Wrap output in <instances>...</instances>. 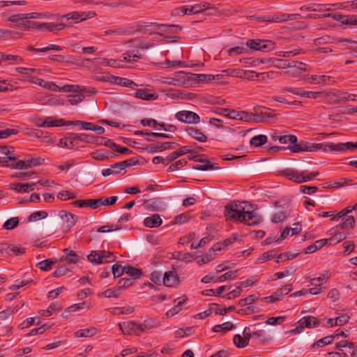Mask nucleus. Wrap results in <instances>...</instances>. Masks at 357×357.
Returning a JSON list of instances; mask_svg holds the SVG:
<instances>
[{"mask_svg": "<svg viewBox=\"0 0 357 357\" xmlns=\"http://www.w3.org/2000/svg\"><path fill=\"white\" fill-rule=\"evenodd\" d=\"M112 257V253L105 250L91 251L87 256V259L91 262L97 264L114 261L115 259Z\"/></svg>", "mask_w": 357, "mask_h": 357, "instance_id": "39448f33", "label": "nucleus"}, {"mask_svg": "<svg viewBox=\"0 0 357 357\" xmlns=\"http://www.w3.org/2000/svg\"><path fill=\"white\" fill-rule=\"evenodd\" d=\"M73 205L79 208L89 206L91 208H97L101 206V202L99 198L96 199H80L74 201Z\"/></svg>", "mask_w": 357, "mask_h": 357, "instance_id": "2eb2a0df", "label": "nucleus"}, {"mask_svg": "<svg viewBox=\"0 0 357 357\" xmlns=\"http://www.w3.org/2000/svg\"><path fill=\"white\" fill-rule=\"evenodd\" d=\"M39 86H43L47 89L52 91H61L60 87H59L54 82L45 81L42 79H38L37 83Z\"/></svg>", "mask_w": 357, "mask_h": 357, "instance_id": "a19ab883", "label": "nucleus"}, {"mask_svg": "<svg viewBox=\"0 0 357 357\" xmlns=\"http://www.w3.org/2000/svg\"><path fill=\"white\" fill-rule=\"evenodd\" d=\"M13 28L22 31H30L33 29H40V22L36 21H25L20 24H14Z\"/></svg>", "mask_w": 357, "mask_h": 357, "instance_id": "aec40b11", "label": "nucleus"}, {"mask_svg": "<svg viewBox=\"0 0 357 357\" xmlns=\"http://www.w3.org/2000/svg\"><path fill=\"white\" fill-rule=\"evenodd\" d=\"M56 262V260L48 259L38 262L36 266L42 271H47L50 270Z\"/></svg>", "mask_w": 357, "mask_h": 357, "instance_id": "3c124183", "label": "nucleus"}, {"mask_svg": "<svg viewBox=\"0 0 357 357\" xmlns=\"http://www.w3.org/2000/svg\"><path fill=\"white\" fill-rule=\"evenodd\" d=\"M227 221H239L249 226L259 224L262 218L255 211H245L244 208H238L237 204H228L225 208Z\"/></svg>", "mask_w": 357, "mask_h": 357, "instance_id": "f257e3e1", "label": "nucleus"}, {"mask_svg": "<svg viewBox=\"0 0 357 357\" xmlns=\"http://www.w3.org/2000/svg\"><path fill=\"white\" fill-rule=\"evenodd\" d=\"M96 15L95 12L88 11V12H71L66 15H63L61 16V19L65 18L66 20H77L80 19V21L85 20L86 19H90Z\"/></svg>", "mask_w": 357, "mask_h": 357, "instance_id": "9b49d317", "label": "nucleus"}, {"mask_svg": "<svg viewBox=\"0 0 357 357\" xmlns=\"http://www.w3.org/2000/svg\"><path fill=\"white\" fill-rule=\"evenodd\" d=\"M331 234H333V236L328 239L329 241V244H335L339 243L347 237V234L344 231H331Z\"/></svg>", "mask_w": 357, "mask_h": 357, "instance_id": "c9c22d12", "label": "nucleus"}, {"mask_svg": "<svg viewBox=\"0 0 357 357\" xmlns=\"http://www.w3.org/2000/svg\"><path fill=\"white\" fill-rule=\"evenodd\" d=\"M192 73H185L184 71H178L173 75L174 86H184L188 84L191 79Z\"/></svg>", "mask_w": 357, "mask_h": 357, "instance_id": "4468645a", "label": "nucleus"}, {"mask_svg": "<svg viewBox=\"0 0 357 357\" xmlns=\"http://www.w3.org/2000/svg\"><path fill=\"white\" fill-rule=\"evenodd\" d=\"M63 252L66 253L65 258L63 259V261H66L68 264H76L81 260H84V257L77 255L74 251L70 250L68 248L63 250Z\"/></svg>", "mask_w": 357, "mask_h": 357, "instance_id": "b1692460", "label": "nucleus"}, {"mask_svg": "<svg viewBox=\"0 0 357 357\" xmlns=\"http://www.w3.org/2000/svg\"><path fill=\"white\" fill-rule=\"evenodd\" d=\"M96 333L97 329L95 327H89L77 331L75 333V336L77 337H89L95 335Z\"/></svg>", "mask_w": 357, "mask_h": 357, "instance_id": "f704fd0d", "label": "nucleus"}, {"mask_svg": "<svg viewBox=\"0 0 357 357\" xmlns=\"http://www.w3.org/2000/svg\"><path fill=\"white\" fill-rule=\"evenodd\" d=\"M355 225V219L353 216H348L342 222L332 228L331 231H337L342 229H352Z\"/></svg>", "mask_w": 357, "mask_h": 357, "instance_id": "393cba45", "label": "nucleus"}, {"mask_svg": "<svg viewBox=\"0 0 357 357\" xmlns=\"http://www.w3.org/2000/svg\"><path fill=\"white\" fill-rule=\"evenodd\" d=\"M185 298L181 299L180 298H176L174 301L175 304V307L169 310L167 312V315H171L174 316V314H177L180 310V307L183 305V303L185 301Z\"/></svg>", "mask_w": 357, "mask_h": 357, "instance_id": "8fccbe9b", "label": "nucleus"}, {"mask_svg": "<svg viewBox=\"0 0 357 357\" xmlns=\"http://www.w3.org/2000/svg\"><path fill=\"white\" fill-rule=\"evenodd\" d=\"M287 149L294 153L311 151V143L305 141H301L299 143L296 142L294 145L289 146Z\"/></svg>", "mask_w": 357, "mask_h": 357, "instance_id": "5701e85b", "label": "nucleus"}, {"mask_svg": "<svg viewBox=\"0 0 357 357\" xmlns=\"http://www.w3.org/2000/svg\"><path fill=\"white\" fill-rule=\"evenodd\" d=\"M1 55L2 59H0V63H1L2 61H8V65H13L18 64L24 61V59L18 55L6 54L3 52H1Z\"/></svg>", "mask_w": 357, "mask_h": 357, "instance_id": "7c9ffc66", "label": "nucleus"}, {"mask_svg": "<svg viewBox=\"0 0 357 357\" xmlns=\"http://www.w3.org/2000/svg\"><path fill=\"white\" fill-rule=\"evenodd\" d=\"M293 289V285L291 284H286L276 291V296L281 297L282 296L288 294Z\"/></svg>", "mask_w": 357, "mask_h": 357, "instance_id": "774afa93", "label": "nucleus"}, {"mask_svg": "<svg viewBox=\"0 0 357 357\" xmlns=\"http://www.w3.org/2000/svg\"><path fill=\"white\" fill-rule=\"evenodd\" d=\"M142 326L143 331L141 333L145 332L146 330L154 328L158 326V321L155 319H148L144 321L143 324H139Z\"/></svg>", "mask_w": 357, "mask_h": 357, "instance_id": "5fc2aeb1", "label": "nucleus"}, {"mask_svg": "<svg viewBox=\"0 0 357 357\" xmlns=\"http://www.w3.org/2000/svg\"><path fill=\"white\" fill-rule=\"evenodd\" d=\"M19 225V218L17 217L10 218L8 220H6L3 225V228L6 230H10L15 228Z\"/></svg>", "mask_w": 357, "mask_h": 357, "instance_id": "4d7b16f0", "label": "nucleus"}, {"mask_svg": "<svg viewBox=\"0 0 357 357\" xmlns=\"http://www.w3.org/2000/svg\"><path fill=\"white\" fill-rule=\"evenodd\" d=\"M47 216V213L45 211H36L32 213L28 218L29 222H35L40 219L45 218Z\"/></svg>", "mask_w": 357, "mask_h": 357, "instance_id": "680f3d73", "label": "nucleus"}, {"mask_svg": "<svg viewBox=\"0 0 357 357\" xmlns=\"http://www.w3.org/2000/svg\"><path fill=\"white\" fill-rule=\"evenodd\" d=\"M266 141H267V137L266 135H259L253 137L250 139V144L255 147H258V146H260L264 144L266 142Z\"/></svg>", "mask_w": 357, "mask_h": 357, "instance_id": "09e8293b", "label": "nucleus"}, {"mask_svg": "<svg viewBox=\"0 0 357 357\" xmlns=\"http://www.w3.org/2000/svg\"><path fill=\"white\" fill-rule=\"evenodd\" d=\"M58 215L63 225V228L66 231L73 227L77 220V217L75 215L66 211H60Z\"/></svg>", "mask_w": 357, "mask_h": 357, "instance_id": "1a4fd4ad", "label": "nucleus"}, {"mask_svg": "<svg viewBox=\"0 0 357 357\" xmlns=\"http://www.w3.org/2000/svg\"><path fill=\"white\" fill-rule=\"evenodd\" d=\"M301 17L299 14H286L284 13H277L273 15L272 20L274 22H284L289 20H295Z\"/></svg>", "mask_w": 357, "mask_h": 357, "instance_id": "6ab92c4d", "label": "nucleus"}, {"mask_svg": "<svg viewBox=\"0 0 357 357\" xmlns=\"http://www.w3.org/2000/svg\"><path fill=\"white\" fill-rule=\"evenodd\" d=\"M234 343L238 348H244L248 344V339L236 334L234 336Z\"/></svg>", "mask_w": 357, "mask_h": 357, "instance_id": "864d4df0", "label": "nucleus"}, {"mask_svg": "<svg viewBox=\"0 0 357 357\" xmlns=\"http://www.w3.org/2000/svg\"><path fill=\"white\" fill-rule=\"evenodd\" d=\"M135 97L145 100H155L158 96L155 93H150L147 89H137Z\"/></svg>", "mask_w": 357, "mask_h": 357, "instance_id": "c756f323", "label": "nucleus"}, {"mask_svg": "<svg viewBox=\"0 0 357 357\" xmlns=\"http://www.w3.org/2000/svg\"><path fill=\"white\" fill-rule=\"evenodd\" d=\"M330 278V275L328 273L324 274L320 277L314 278L310 280V282L311 285L319 287L323 284L326 283Z\"/></svg>", "mask_w": 357, "mask_h": 357, "instance_id": "de8ad7c7", "label": "nucleus"}, {"mask_svg": "<svg viewBox=\"0 0 357 357\" xmlns=\"http://www.w3.org/2000/svg\"><path fill=\"white\" fill-rule=\"evenodd\" d=\"M278 254V251L275 250H272L268 252L263 253L258 259V263H263L266 261L273 259L276 257Z\"/></svg>", "mask_w": 357, "mask_h": 357, "instance_id": "a18cd8bd", "label": "nucleus"}, {"mask_svg": "<svg viewBox=\"0 0 357 357\" xmlns=\"http://www.w3.org/2000/svg\"><path fill=\"white\" fill-rule=\"evenodd\" d=\"M125 273L132 277V279H137L142 275V271L133 266H125Z\"/></svg>", "mask_w": 357, "mask_h": 357, "instance_id": "79ce46f5", "label": "nucleus"}, {"mask_svg": "<svg viewBox=\"0 0 357 357\" xmlns=\"http://www.w3.org/2000/svg\"><path fill=\"white\" fill-rule=\"evenodd\" d=\"M233 328H234V325L231 322L228 321V322H225L222 324H218V325L213 326V328H212V331L214 333H218L220 331L226 332V331H231Z\"/></svg>", "mask_w": 357, "mask_h": 357, "instance_id": "c03bdc74", "label": "nucleus"}, {"mask_svg": "<svg viewBox=\"0 0 357 357\" xmlns=\"http://www.w3.org/2000/svg\"><path fill=\"white\" fill-rule=\"evenodd\" d=\"M100 202H101V206H112L114 205L117 199V196H112L109 197H102L99 198Z\"/></svg>", "mask_w": 357, "mask_h": 357, "instance_id": "0e129e2a", "label": "nucleus"}, {"mask_svg": "<svg viewBox=\"0 0 357 357\" xmlns=\"http://www.w3.org/2000/svg\"><path fill=\"white\" fill-rule=\"evenodd\" d=\"M296 269L294 267L286 268L282 272H277L273 275L276 279H281L287 276H292L295 274Z\"/></svg>", "mask_w": 357, "mask_h": 357, "instance_id": "603ef678", "label": "nucleus"}, {"mask_svg": "<svg viewBox=\"0 0 357 357\" xmlns=\"http://www.w3.org/2000/svg\"><path fill=\"white\" fill-rule=\"evenodd\" d=\"M212 310L215 314L225 315L229 312H232L236 310L235 306L231 305L227 308H220L216 303H211Z\"/></svg>", "mask_w": 357, "mask_h": 357, "instance_id": "37998d69", "label": "nucleus"}, {"mask_svg": "<svg viewBox=\"0 0 357 357\" xmlns=\"http://www.w3.org/2000/svg\"><path fill=\"white\" fill-rule=\"evenodd\" d=\"M248 52V48L243 46L234 47L229 50L228 54L229 56L239 55L245 54Z\"/></svg>", "mask_w": 357, "mask_h": 357, "instance_id": "e2e57ef3", "label": "nucleus"}, {"mask_svg": "<svg viewBox=\"0 0 357 357\" xmlns=\"http://www.w3.org/2000/svg\"><path fill=\"white\" fill-rule=\"evenodd\" d=\"M319 325V321L317 318L312 316H306L301 319L298 321L297 327L292 330L294 333H298L302 331L305 328H313L317 327Z\"/></svg>", "mask_w": 357, "mask_h": 357, "instance_id": "6e6552de", "label": "nucleus"}, {"mask_svg": "<svg viewBox=\"0 0 357 357\" xmlns=\"http://www.w3.org/2000/svg\"><path fill=\"white\" fill-rule=\"evenodd\" d=\"M91 157L97 160L104 161L114 156V153L111 152H102L101 151H93L91 153Z\"/></svg>", "mask_w": 357, "mask_h": 357, "instance_id": "58836bf2", "label": "nucleus"}, {"mask_svg": "<svg viewBox=\"0 0 357 357\" xmlns=\"http://www.w3.org/2000/svg\"><path fill=\"white\" fill-rule=\"evenodd\" d=\"M228 118L238 120H249V114L246 112H238L235 109H229Z\"/></svg>", "mask_w": 357, "mask_h": 357, "instance_id": "473e14b6", "label": "nucleus"}, {"mask_svg": "<svg viewBox=\"0 0 357 357\" xmlns=\"http://www.w3.org/2000/svg\"><path fill=\"white\" fill-rule=\"evenodd\" d=\"M337 21L347 25H357V15H342L338 14Z\"/></svg>", "mask_w": 357, "mask_h": 357, "instance_id": "4c0bfd02", "label": "nucleus"}, {"mask_svg": "<svg viewBox=\"0 0 357 357\" xmlns=\"http://www.w3.org/2000/svg\"><path fill=\"white\" fill-rule=\"evenodd\" d=\"M119 326L123 335H139V333L143 331L139 324L133 321L119 324Z\"/></svg>", "mask_w": 357, "mask_h": 357, "instance_id": "9d476101", "label": "nucleus"}, {"mask_svg": "<svg viewBox=\"0 0 357 357\" xmlns=\"http://www.w3.org/2000/svg\"><path fill=\"white\" fill-rule=\"evenodd\" d=\"M38 125V126L43 128L60 127L65 126V121L62 119H53V118L49 117L43 121L42 123H39Z\"/></svg>", "mask_w": 357, "mask_h": 357, "instance_id": "a878e982", "label": "nucleus"}, {"mask_svg": "<svg viewBox=\"0 0 357 357\" xmlns=\"http://www.w3.org/2000/svg\"><path fill=\"white\" fill-rule=\"evenodd\" d=\"M179 282L178 276L172 271L166 272L163 278V283L167 287H174Z\"/></svg>", "mask_w": 357, "mask_h": 357, "instance_id": "4be33fe9", "label": "nucleus"}, {"mask_svg": "<svg viewBox=\"0 0 357 357\" xmlns=\"http://www.w3.org/2000/svg\"><path fill=\"white\" fill-rule=\"evenodd\" d=\"M187 164L185 159H181L175 162H173L168 168L167 172H172L179 169L181 167H183Z\"/></svg>", "mask_w": 357, "mask_h": 357, "instance_id": "69168bd1", "label": "nucleus"}, {"mask_svg": "<svg viewBox=\"0 0 357 357\" xmlns=\"http://www.w3.org/2000/svg\"><path fill=\"white\" fill-rule=\"evenodd\" d=\"M6 254L8 255H22L25 253V249L21 247H18L14 245H9L6 243Z\"/></svg>", "mask_w": 357, "mask_h": 357, "instance_id": "e433bc0d", "label": "nucleus"}, {"mask_svg": "<svg viewBox=\"0 0 357 357\" xmlns=\"http://www.w3.org/2000/svg\"><path fill=\"white\" fill-rule=\"evenodd\" d=\"M328 147L330 151L344 152L347 150H354V149H357V142L354 143L351 142H348L346 143L337 144L328 142Z\"/></svg>", "mask_w": 357, "mask_h": 357, "instance_id": "f8f14e48", "label": "nucleus"}, {"mask_svg": "<svg viewBox=\"0 0 357 357\" xmlns=\"http://www.w3.org/2000/svg\"><path fill=\"white\" fill-rule=\"evenodd\" d=\"M134 312V307L131 306L123 307H114L112 310V313L114 315L119 314H129Z\"/></svg>", "mask_w": 357, "mask_h": 357, "instance_id": "49530a36", "label": "nucleus"}, {"mask_svg": "<svg viewBox=\"0 0 357 357\" xmlns=\"http://www.w3.org/2000/svg\"><path fill=\"white\" fill-rule=\"evenodd\" d=\"M350 96H354V94H347L346 92H341L336 89H328L324 91L323 98L327 99L330 102L339 104L346 103L349 101Z\"/></svg>", "mask_w": 357, "mask_h": 357, "instance_id": "f03ea898", "label": "nucleus"}, {"mask_svg": "<svg viewBox=\"0 0 357 357\" xmlns=\"http://www.w3.org/2000/svg\"><path fill=\"white\" fill-rule=\"evenodd\" d=\"M137 163L135 158H130L122 162H116L112 165V168H118L119 170H112V169H104L102 171L103 176H108L112 174H123L125 172L121 173L128 167H131Z\"/></svg>", "mask_w": 357, "mask_h": 357, "instance_id": "20e7f679", "label": "nucleus"}, {"mask_svg": "<svg viewBox=\"0 0 357 357\" xmlns=\"http://www.w3.org/2000/svg\"><path fill=\"white\" fill-rule=\"evenodd\" d=\"M213 7L211 6V4L207 2H202L194 5H187L188 15L198 14L205 10L211 9Z\"/></svg>", "mask_w": 357, "mask_h": 357, "instance_id": "dca6fc26", "label": "nucleus"}, {"mask_svg": "<svg viewBox=\"0 0 357 357\" xmlns=\"http://www.w3.org/2000/svg\"><path fill=\"white\" fill-rule=\"evenodd\" d=\"M175 117L179 121L189 124H197L200 121L199 116L191 111H179L175 114Z\"/></svg>", "mask_w": 357, "mask_h": 357, "instance_id": "423d86ee", "label": "nucleus"}, {"mask_svg": "<svg viewBox=\"0 0 357 357\" xmlns=\"http://www.w3.org/2000/svg\"><path fill=\"white\" fill-rule=\"evenodd\" d=\"M282 92H288L291 93L293 94H296L300 96L301 97H306L308 98L317 99L319 98H323L324 97V91H305L301 90V89L298 88H283L281 89Z\"/></svg>", "mask_w": 357, "mask_h": 357, "instance_id": "0eeeda50", "label": "nucleus"}, {"mask_svg": "<svg viewBox=\"0 0 357 357\" xmlns=\"http://www.w3.org/2000/svg\"><path fill=\"white\" fill-rule=\"evenodd\" d=\"M188 134L199 142H206L207 137L200 130L195 127H187L185 129Z\"/></svg>", "mask_w": 357, "mask_h": 357, "instance_id": "412c9836", "label": "nucleus"}, {"mask_svg": "<svg viewBox=\"0 0 357 357\" xmlns=\"http://www.w3.org/2000/svg\"><path fill=\"white\" fill-rule=\"evenodd\" d=\"M246 47L254 50L268 52L275 49V43L270 40L250 39L246 42Z\"/></svg>", "mask_w": 357, "mask_h": 357, "instance_id": "7ed1b4c3", "label": "nucleus"}, {"mask_svg": "<svg viewBox=\"0 0 357 357\" xmlns=\"http://www.w3.org/2000/svg\"><path fill=\"white\" fill-rule=\"evenodd\" d=\"M327 243H328V239H326V238L316 241L314 244L310 245L305 248V254L313 253L315 251H317V250L321 249L323 246L326 245Z\"/></svg>", "mask_w": 357, "mask_h": 357, "instance_id": "72a5a7b5", "label": "nucleus"}, {"mask_svg": "<svg viewBox=\"0 0 357 357\" xmlns=\"http://www.w3.org/2000/svg\"><path fill=\"white\" fill-rule=\"evenodd\" d=\"M114 84L126 87H132V86H137V84L131 79L117 76H116L114 80Z\"/></svg>", "mask_w": 357, "mask_h": 357, "instance_id": "ea45409f", "label": "nucleus"}, {"mask_svg": "<svg viewBox=\"0 0 357 357\" xmlns=\"http://www.w3.org/2000/svg\"><path fill=\"white\" fill-rule=\"evenodd\" d=\"M43 69H36L31 68H24V67H18L16 68V71L20 74L29 75L31 73H37L41 74L43 72Z\"/></svg>", "mask_w": 357, "mask_h": 357, "instance_id": "052dcab7", "label": "nucleus"}, {"mask_svg": "<svg viewBox=\"0 0 357 357\" xmlns=\"http://www.w3.org/2000/svg\"><path fill=\"white\" fill-rule=\"evenodd\" d=\"M196 161L201 162L203 164L202 165H196L192 167V168L195 170L199 171H206L208 169H219V167L216 165V164L212 163L208 160L204 159H200V160H196Z\"/></svg>", "mask_w": 357, "mask_h": 357, "instance_id": "cd10ccee", "label": "nucleus"}, {"mask_svg": "<svg viewBox=\"0 0 357 357\" xmlns=\"http://www.w3.org/2000/svg\"><path fill=\"white\" fill-rule=\"evenodd\" d=\"M243 75H238L241 78L247 79L249 80H257L262 73H257L254 71H244L242 73Z\"/></svg>", "mask_w": 357, "mask_h": 357, "instance_id": "13d9d810", "label": "nucleus"}, {"mask_svg": "<svg viewBox=\"0 0 357 357\" xmlns=\"http://www.w3.org/2000/svg\"><path fill=\"white\" fill-rule=\"evenodd\" d=\"M112 273L114 275V278H119L125 273V266L122 267V266L115 264L112 266L111 268Z\"/></svg>", "mask_w": 357, "mask_h": 357, "instance_id": "338daca9", "label": "nucleus"}, {"mask_svg": "<svg viewBox=\"0 0 357 357\" xmlns=\"http://www.w3.org/2000/svg\"><path fill=\"white\" fill-rule=\"evenodd\" d=\"M278 140L281 144L290 143L294 145L297 142V137L294 135H282L279 137Z\"/></svg>", "mask_w": 357, "mask_h": 357, "instance_id": "bf43d9fd", "label": "nucleus"}, {"mask_svg": "<svg viewBox=\"0 0 357 357\" xmlns=\"http://www.w3.org/2000/svg\"><path fill=\"white\" fill-rule=\"evenodd\" d=\"M63 258L61 259L59 264L56 266L55 271L53 273V276L55 278H60L64 275L68 271H70L71 268L69 265L62 264Z\"/></svg>", "mask_w": 357, "mask_h": 357, "instance_id": "2f4dec72", "label": "nucleus"}, {"mask_svg": "<svg viewBox=\"0 0 357 357\" xmlns=\"http://www.w3.org/2000/svg\"><path fill=\"white\" fill-rule=\"evenodd\" d=\"M162 223V220L159 214L155 213L151 216L147 217L144 220V225L146 227L155 228L160 227Z\"/></svg>", "mask_w": 357, "mask_h": 357, "instance_id": "a211bd4d", "label": "nucleus"}, {"mask_svg": "<svg viewBox=\"0 0 357 357\" xmlns=\"http://www.w3.org/2000/svg\"><path fill=\"white\" fill-rule=\"evenodd\" d=\"M76 142L79 141L85 142L86 143L95 144L96 145H102L105 137H96L94 135H87L84 133L75 134Z\"/></svg>", "mask_w": 357, "mask_h": 357, "instance_id": "ddd939ff", "label": "nucleus"}, {"mask_svg": "<svg viewBox=\"0 0 357 357\" xmlns=\"http://www.w3.org/2000/svg\"><path fill=\"white\" fill-rule=\"evenodd\" d=\"M334 339H335V335H331L326 336L324 338L319 340L316 342H314L312 344V347H314L315 346H317V347H321L325 345H328L334 341Z\"/></svg>", "mask_w": 357, "mask_h": 357, "instance_id": "6e6d98bb", "label": "nucleus"}, {"mask_svg": "<svg viewBox=\"0 0 357 357\" xmlns=\"http://www.w3.org/2000/svg\"><path fill=\"white\" fill-rule=\"evenodd\" d=\"M176 144L175 142H156L152 144L149 146V149L153 152L162 151L167 149H172V145Z\"/></svg>", "mask_w": 357, "mask_h": 357, "instance_id": "c85d7f7f", "label": "nucleus"}, {"mask_svg": "<svg viewBox=\"0 0 357 357\" xmlns=\"http://www.w3.org/2000/svg\"><path fill=\"white\" fill-rule=\"evenodd\" d=\"M78 143L76 142L74 133L68 134L67 137L61 139L59 142V146L69 149L73 148Z\"/></svg>", "mask_w": 357, "mask_h": 357, "instance_id": "bb28decb", "label": "nucleus"}, {"mask_svg": "<svg viewBox=\"0 0 357 357\" xmlns=\"http://www.w3.org/2000/svg\"><path fill=\"white\" fill-rule=\"evenodd\" d=\"M282 175L284 176L289 180L301 183H304L303 177L301 176V172H298L292 169H287L282 172Z\"/></svg>", "mask_w": 357, "mask_h": 357, "instance_id": "f3484780", "label": "nucleus"}]
</instances>
